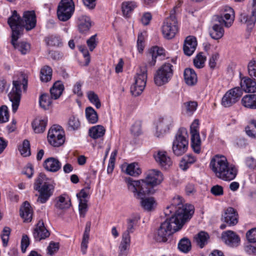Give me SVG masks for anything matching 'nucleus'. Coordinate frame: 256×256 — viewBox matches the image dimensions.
Instances as JSON below:
<instances>
[{"label":"nucleus","mask_w":256,"mask_h":256,"mask_svg":"<svg viewBox=\"0 0 256 256\" xmlns=\"http://www.w3.org/2000/svg\"><path fill=\"white\" fill-rule=\"evenodd\" d=\"M144 178L134 180L128 178L125 179L128 190L133 193L135 198H142L146 194H154L155 188L160 184L164 180L162 173L158 170L152 169L146 173Z\"/></svg>","instance_id":"nucleus-1"},{"label":"nucleus","mask_w":256,"mask_h":256,"mask_svg":"<svg viewBox=\"0 0 256 256\" xmlns=\"http://www.w3.org/2000/svg\"><path fill=\"white\" fill-rule=\"evenodd\" d=\"M210 168L217 178L225 181L234 180L237 174L236 167L230 164L223 156H214L210 160Z\"/></svg>","instance_id":"nucleus-2"},{"label":"nucleus","mask_w":256,"mask_h":256,"mask_svg":"<svg viewBox=\"0 0 256 256\" xmlns=\"http://www.w3.org/2000/svg\"><path fill=\"white\" fill-rule=\"evenodd\" d=\"M173 210H175L174 214L171 217L178 218V220L184 223L190 220L194 213V206L190 204H184L183 199L180 196L173 198L171 205L166 207L164 212L166 216H169Z\"/></svg>","instance_id":"nucleus-3"},{"label":"nucleus","mask_w":256,"mask_h":256,"mask_svg":"<svg viewBox=\"0 0 256 256\" xmlns=\"http://www.w3.org/2000/svg\"><path fill=\"white\" fill-rule=\"evenodd\" d=\"M234 19V12L233 9L228 8L226 9L224 12L220 16H216V20L219 24H214L210 32V34L212 38L218 40L222 37L224 34V30L222 24H224L226 28L231 26Z\"/></svg>","instance_id":"nucleus-4"},{"label":"nucleus","mask_w":256,"mask_h":256,"mask_svg":"<svg viewBox=\"0 0 256 256\" xmlns=\"http://www.w3.org/2000/svg\"><path fill=\"white\" fill-rule=\"evenodd\" d=\"M34 188L40 194L37 202L44 204L52 195L54 186L50 179L47 178L44 174L41 173L36 180Z\"/></svg>","instance_id":"nucleus-5"},{"label":"nucleus","mask_w":256,"mask_h":256,"mask_svg":"<svg viewBox=\"0 0 256 256\" xmlns=\"http://www.w3.org/2000/svg\"><path fill=\"white\" fill-rule=\"evenodd\" d=\"M184 222L178 220V218H167L162 222L155 235V239L158 242H166L168 238L174 232L180 230Z\"/></svg>","instance_id":"nucleus-6"},{"label":"nucleus","mask_w":256,"mask_h":256,"mask_svg":"<svg viewBox=\"0 0 256 256\" xmlns=\"http://www.w3.org/2000/svg\"><path fill=\"white\" fill-rule=\"evenodd\" d=\"M13 87L8 94V98L12 104V112H16L20 105L21 98V86L26 90L28 86V80L24 76H22L18 80H13Z\"/></svg>","instance_id":"nucleus-7"},{"label":"nucleus","mask_w":256,"mask_h":256,"mask_svg":"<svg viewBox=\"0 0 256 256\" xmlns=\"http://www.w3.org/2000/svg\"><path fill=\"white\" fill-rule=\"evenodd\" d=\"M188 134L184 128H180L176 132L172 144V152L176 156L184 154L188 148Z\"/></svg>","instance_id":"nucleus-8"},{"label":"nucleus","mask_w":256,"mask_h":256,"mask_svg":"<svg viewBox=\"0 0 256 256\" xmlns=\"http://www.w3.org/2000/svg\"><path fill=\"white\" fill-rule=\"evenodd\" d=\"M75 10L73 0H61L57 8V16L62 22H66L72 16Z\"/></svg>","instance_id":"nucleus-9"},{"label":"nucleus","mask_w":256,"mask_h":256,"mask_svg":"<svg viewBox=\"0 0 256 256\" xmlns=\"http://www.w3.org/2000/svg\"><path fill=\"white\" fill-rule=\"evenodd\" d=\"M178 31V22L174 10L170 12V16L164 21L162 26V32L166 38L172 39L175 36Z\"/></svg>","instance_id":"nucleus-10"},{"label":"nucleus","mask_w":256,"mask_h":256,"mask_svg":"<svg viewBox=\"0 0 256 256\" xmlns=\"http://www.w3.org/2000/svg\"><path fill=\"white\" fill-rule=\"evenodd\" d=\"M147 79V68L146 66H141L135 76V82L130 87V92L134 96H139L144 90Z\"/></svg>","instance_id":"nucleus-11"},{"label":"nucleus","mask_w":256,"mask_h":256,"mask_svg":"<svg viewBox=\"0 0 256 256\" xmlns=\"http://www.w3.org/2000/svg\"><path fill=\"white\" fill-rule=\"evenodd\" d=\"M173 66L170 63L163 64L156 71L154 77L155 84L158 86L168 82L173 76Z\"/></svg>","instance_id":"nucleus-12"},{"label":"nucleus","mask_w":256,"mask_h":256,"mask_svg":"<svg viewBox=\"0 0 256 256\" xmlns=\"http://www.w3.org/2000/svg\"><path fill=\"white\" fill-rule=\"evenodd\" d=\"M8 23L12 30V37L15 39L16 36L22 34L24 29L23 20L16 10L12 12V16L8 20Z\"/></svg>","instance_id":"nucleus-13"},{"label":"nucleus","mask_w":256,"mask_h":256,"mask_svg":"<svg viewBox=\"0 0 256 256\" xmlns=\"http://www.w3.org/2000/svg\"><path fill=\"white\" fill-rule=\"evenodd\" d=\"M48 139L49 143L52 146L58 147L64 142V132L62 127L54 125L48 132Z\"/></svg>","instance_id":"nucleus-14"},{"label":"nucleus","mask_w":256,"mask_h":256,"mask_svg":"<svg viewBox=\"0 0 256 256\" xmlns=\"http://www.w3.org/2000/svg\"><path fill=\"white\" fill-rule=\"evenodd\" d=\"M242 94V90L240 87L231 88L224 94L221 104L226 108L230 107L238 102Z\"/></svg>","instance_id":"nucleus-15"},{"label":"nucleus","mask_w":256,"mask_h":256,"mask_svg":"<svg viewBox=\"0 0 256 256\" xmlns=\"http://www.w3.org/2000/svg\"><path fill=\"white\" fill-rule=\"evenodd\" d=\"M172 123L173 119L172 116H166L160 118L157 123L156 136L158 138L163 136L169 131Z\"/></svg>","instance_id":"nucleus-16"},{"label":"nucleus","mask_w":256,"mask_h":256,"mask_svg":"<svg viewBox=\"0 0 256 256\" xmlns=\"http://www.w3.org/2000/svg\"><path fill=\"white\" fill-rule=\"evenodd\" d=\"M222 239L230 247H236L240 242V236L234 231L226 230L222 232Z\"/></svg>","instance_id":"nucleus-17"},{"label":"nucleus","mask_w":256,"mask_h":256,"mask_svg":"<svg viewBox=\"0 0 256 256\" xmlns=\"http://www.w3.org/2000/svg\"><path fill=\"white\" fill-rule=\"evenodd\" d=\"M250 14L243 13L240 17V20L248 26H253L256 22V0H252V7L249 10Z\"/></svg>","instance_id":"nucleus-18"},{"label":"nucleus","mask_w":256,"mask_h":256,"mask_svg":"<svg viewBox=\"0 0 256 256\" xmlns=\"http://www.w3.org/2000/svg\"><path fill=\"white\" fill-rule=\"evenodd\" d=\"M24 28L26 30H30L34 28L36 25V16L34 12L26 11L23 14L22 19Z\"/></svg>","instance_id":"nucleus-19"},{"label":"nucleus","mask_w":256,"mask_h":256,"mask_svg":"<svg viewBox=\"0 0 256 256\" xmlns=\"http://www.w3.org/2000/svg\"><path fill=\"white\" fill-rule=\"evenodd\" d=\"M34 236L36 240L40 241L48 238L50 233L46 228L42 220H40L37 224L33 232Z\"/></svg>","instance_id":"nucleus-20"},{"label":"nucleus","mask_w":256,"mask_h":256,"mask_svg":"<svg viewBox=\"0 0 256 256\" xmlns=\"http://www.w3.org/2000/svg\"><path fill=\"white\" fill-rule=\"evenodd\" d=\"M156 162L162 168L166 169L172 165V161L166 152L158 151L154 154Z\"/></svg>","instance_id":"nucleus-21"},{"label":"nucleus","mask_w":256,"mask_h":256,"mask_svg":"<svg viewBox=\"0 0 256 256\" xmlns=\"http://www.w3.org/2000/svg\"><path fill=\"white\" fill-rule=\"evenodd\" d=\"M222 220L229 226H234L238 222V214L232 208H228L222 216Z\"/></svg>","instance_id":"nucleus-22"},{"label":"nucleus","mask_w":256,"mask_h":256,"mask_svg":"<svg viewBox=\"0 0 256 256\" xmlns=\"http://www.w3.org/2000/svg\"><path fill=\"white\" fill-rule=\"evenodd\" d=\"M197 41L196 38L193 36H188L186 38L183 50L184 54L188 56H190L193 54L196 49Z\"/></svg>","instance_id":"nucleus-23"},{"label":"nucleus","mask_w":256,"mask_h":256,"mask_svg":"<svg viewBox=\"0 0 256 256\" xmlns=\"http://www.w3.org/2000/svg\"><path fill=\"white\" fill-rule=\"evenodd\" d=\"M242 88L246 92L254 93L256 92V80L255 78L244 77L241 81Z\"/></svg>","instance_id":"nucleus-24"},{"label":"nucleus","mask_w":256,"mask_h":256,"mask_svg":"<svg viewBox=\"0 0 256 256\" xmlns=\"http://www.w3.org/2000/svg\"><path fill=\"white\" fill-rule=\"evenodd\" d=\"M43 166L48 171L55 172L61 168V163L57 159L50 157L45 160Z\"/></svg>","instance_id":"nucleus-25"},{"label":"nucleus","mask_w":256,"mask_h":256,"mask_svg":"<svg viewBox=\"0 0 256 256\" xmlns=\"http://www.w3.org/2000/svg\"><path fill=\"white\" fill-rule=\"evenodd\" d=\"M21 36H16L15 39L14 37H12L11 43L14 46V48L17 49L20 51L22 54H26L28 53L30 49V44L26 42H17L18 40Z\"/></svg>","instance_id":"nucleus-26"},{"label":"nucleus","mask_w":256,"mask_h":256,"mask_svg":"<svg viewBox=\"0 0 256 256\" xmlns=\"http://www.w3.org/2000/svg\"><path fill=\"white\" fill-rule=\"evenodd\" d=\"M32 210L28 202L26 201L20 208V216L24 222H30L32 217Z\"/></svg>","instance_id":"nucleus-27"},{"label":"nucleus","mask_w":256,"mask_h":256,"mask_svg":"<svg viewBox=\"0 0 256 256\" xmlns=\"http://www.w3.org/2000/svg\"><path fill=\"white\" fill-rule=\"evenodd\" d=\"M136 198L138 199H140V206L146 210L150 212L153 210L156 206V202L152 197L144 198Z\"/></svg>","instance_id":"nucleus-28"},{"label":"nucleus","mask_w":256,"mask_h":256,"mask_svg":"<svg viewBox=\"0 0 256 256\" xmlns=\"http://www.w3.org/2000/svg\"><path fill=\"white\" fill-rule=\"evenodd\" d=\"M137 6V3L134 1H124L122 2L121 8L123 16L126 18H128L130 14Z\"/></svg>","instance_id":"nucleus-29"},{"label":"nucleus","mask_w":256,"mask_h":256,"mask_svg":"<svg viewBox=\"0 0 256 256\" xmlns=\"http://www.w3.org/2000/svg\"><path fill=\"white\" fill-rule=\"evenodd\" d=\"M242 105L245 108L256 109V94H249L244 96L241 100Z\"/></svg>","instance_id":"nucleus-30"},{"label":"nucleus","mask_w":256,"mask_h":256,"mask_svg":"<svg viewBox=\"0 0 256 256\" xmlns=\"http://www.w3.org/2000/svg\"><path fill=\"white\" fill-rule=\"evenodd\" d=\"M130 244V238L122 236L118 246V256H128Z\"/></svg>","instance_id":"nucleus-31"},{"label":"nucleus","mask_w":256,"mask_h":256,"mask_svg":"<svg viewBox=\"0 0 256 256\" xmlns=\"http://www.w3.org/2000/svg\"><path fill=\"white\" fill-rule=\"evenodd\" d=\"M184 78L188 86H194L197 82V75L194 70L192 68H186L184 71Z\"/></svg>","instance_id":"nucleus-32"},{"label":"nucleus","mask_w":256,"mask_h":256,"mask_svg":"<svg viewBox=\"0 0 256 256\" xmlns=\"http://www.w3.org/2000/svg\"><path fill=\"white\" fill-rule=\"evenodd\" d=\"M91 26L90 19L88 16H82L79 18L78 28L80 32L84 33L88 32Z\"/></svg>","instance_id":"nucleus-33"},{"label":"nucleus","mask_w":256,"mask_h":256,"mask_svg":"<svg viewBox=\"0 0 256 256\" xmlns=\"http://www.w3.org/2000/svg\"><path fill=\"white\" fill-rule=\"evenodd\" d=\"M48 120L46 118L40 119L36 118L32 123V126L36 133L40 134L43 132L46 129Z\"/></svg>","instance_id":"nucleus-34"},{"label":"nucleus","mask_w":256,"mask_h":256,"mask_svg":"<svg viewBox=\"0 0 256 256\" xmlns=\"http://www.w3.org/2000/svg\"><path fill=\"white\" fill-rule=\"evenodd\" d=\"M106 132L104 128L101 125H97L92 127L89 129L90 136L94 138L97 139L102 137Z\"/></svg>","instance_id":"nucleus-35"},{"label":"nucleus","mask_w":256,"mask_h":256,"mask_svg":"<svg viewBox=\"0 0 256 256\" xmlns=\"http://www.w3.org/2000/svg\"><path fill=\"white\" fill-rule=\"evenodd\" d=\"M71 206L70 198L64 195H62L58 198L55 204V207L59 210H66L68 208Z\"/></svg>","instance_id":"nucleus-36"},{"label":"nucleus","mask_w":256,"mask_h":256,"mask_svg":"<svg viewBox=\"0 0 256 256\" xmlns=\"http://www.w3.org/2000/svg\"><path fill=\"white\" fill-rule=\"evenodd\" d=\"M64 90V86L60 81L56 82L50 90L52 98L58 99L62 94Z\"/></svg>","instance_id":"nucleus-37"},{"label":"nucleus","mask_w":256,"mask_h":256,"mask_svg":"<svg viewBox=\"0 0 256 256\" xmlns=\"http://www.w3.org/2000/svg\"><path fill=\"white\" fill-rule=\"evenodd\" d=\"M191 145L194 150L198 154L200 151L201 140L199 132L190 133Z\"/></svg>","instance_id":"nucleus-38"},{"label":"nucleus","mask_w":256,"mask_h":256,"mask_svg":"<svg viewBox=\"0 0 256 256\" xmlns=\"http://www.w3.org/2000/svg\"><path fill=\"white\" fill-rule=\"evenodd\" d=\"M52 69L48 66H44L40 70V78L42 82H47L50 80L52 77Z\"/></svg>","instance_id":"nucleus-39"},{"label":"nucleus","mask_w":256,"mask_h":256,"mask_svg":"<svg viewBox=\"0 0 256 256\" xmlns=\"http://www.w3.org/2000/svg\"><path fill=\"white\" fill-rule=\"evenodd\" d=\"M164 50L162 48L158 46L152 47L150 51V56L152 58V62H150V64L151 66L154 65L157 56L164 54Z\"/></svg>","instance_id":"nucleus-40"},{"label":"nucleus","mask_w":256,"mask_h":256,"mask_svg":"<svg viewBox=\"0 0 256 256\" xmlns=\"http://www.w3.org/2000/svg\"><path fill=\"white\" fill-rule=\"evenodd\" d=\"M85 112L86 118L90 123L93 124L98 121V114L92 107L86 108Z\"/></svg>","instance_id":"nucleus-41"},{"label":"nucleus","mask_w":256,"mask_h":256,"mask_svg":"<svg viewBox=\"0 0 256 256\" xmlns=\"http://www.w3.org/2000/svg\"><path fill=\"white\" fill-rule=\"evenodd\" d=\"M125 172L128 174L133 176H137L142 173L138 164L135 162L128 165Z\"/></svg>","instance_id":"nucleus-42"},{"label":"nucleus","mask_w":256,"mask_h":256,"mask_svg":"<svg viewBox=\"0 0 256 256\" xmlns=\"http://www.w3.org/2000/svg\"><path fill=\"white\" fill-rule=\"evenodd\" d=\"M18 150L24 157L28 156L30 155V142L28 140H24L22 145L18 146Z\"/></svg>","instance_id":"nucleus-43"},{"label":"nucleus","mask_w":256,"mask_h":256,"mask_svg":"<svg viewBox=\"0 0 256 256\" xmlns=\"http://www.w3.org/2000/svg\"><path fill=\"white\" fill-rule=\"evenodd\" d=\"M208 238L209 236L208 233L202 231L197 234L195 238L198 245L199 246L200 248H202L207 243Z\"/></svg>","instance_id":"nucleus-44"},{"label":"nucleus","mask_w":256,"mask_h":256,"mask_svg":"<svg viewBox=\"0 0 256 256\" xmlns=\"http://www.w3.org/2000/svg\"><path fill=\"white\" fill-rule=\"evenodd\" d=\"M52 96L48 94H42L40 98V105L44 110H47L52 103Z\"/></svg>","instance_id":"nucleus-45"},{"label":"nucleus","mask_w":256,"mask_h":256,"mask_svg":"<svg viewBox=\"0 0 256 256\" xmlns=\"http://www.w3.org/2000/svg\"><path fill=\"white\" fill-rule=\"evenodd\" d=\"M178 248L181 252H188L191 249V242L187 238H182L178 243Z\"/></svg>","instance_id":"nucleus-46"},{"label":"nucleus","mask_w":256,"mask_h":256,"mask_svg":"<svg viewBox=\"0 0 256 256\" xmlns=\"http://www.w3.org/2000/svg\"><path fill=\"white\" fill-rule=\"evenodd\" d=\"M184 106L186 109V114L191 116L196 110L198 103L196 101H189L184 103Z\"/></svg>","instance_id":"nucleus-47"},{"label":"nucleus","mask_w":256,"mask_h":256,"mask_svg":"<svg viewBox=\"0 0 256 256\" xmlns=\"http://www.w3.org/2000/svg\"><path fill=\"white\" fill-rule=\"evenodd\" d=\"M88 100L94 104L97 108L101 106V103L97 94L92 91L88 92L87 93Z\"/></svg>","instance_id":"nucleus-48"},{"label":"nucleus","mask_w":256,"mask_h":256,"mask_svg":"<svg viewBox=\"0 0 256 256\" xmlns=\"http://www.w3.org/2000/svg\"><path fill=\"white\" fill-rule=\"evenodd\" d=\"M206 60V57L200 52L194 59V64L196 68H200L204 66Z\"/></svg>","instance_id":"nucleus-49"},{"label":"nucleus","mask_w":256,"mask_h":256,"mask_svg":"<svg viewBox=\"0 0 256 256\" xmlns=\"http://www.w3.org/2000/svg\"><path fill=\"white\" fill-rule=\"evenodd\" d=\"M59 243L51 242L46 248L48 256H54L58 250Z\"/></svg>","instance_id":"nucleus-50"},{"label":"nucleus","mask_w":256,"mask_h":256,"mask_svg":"<svg viewBox=\"0 0 256 256\" xmlns=\"http://www.w3.org/2000/svg\"><path fill=\"white\" fill-rule=\"evenodd\" d=\"M88 200H80L79 202L78 211L80 217L84 218L88 210Z\"/></svg>","instance_id":"nucleus-51"},{"label":"nucleus","mask_w":256,"mask_h":256,"mask_svg":"<svg viewBox=\"0 0 256 256\" xmlns=\"http://www.w3.org/2000/svg\"><path fill=\"white\" fill-rule=\"evenodd\" d=\"M9 118L8 107L2 106L0 108V122L4 123L8 121Z\"/></svg>","instance_id":"nucleus-52"},{"label":"nucleus","mask_w":256,"mask_h":256,"mask_svg":"<svg viewBox=\"0 0 256 256\" xmlns=\"http://www.w3.org/2000/svg\"><path fill=\"white\" fill-rule=\"evenodd\" d=\"M10 234V228L6 226L4 228L1 238L4 246H6L9 240V236Z\"/></svg>","instance_id":"nucleus-53"},{"label":"nucleus","mask_w":256,"mask_h":256,"mask_svg":"<svg viewBox=\"0 0 256 256\" xmlns=\"http://www.w3.org/2000/svg\"><path fill=\"white\" fill-rule=\"evenodd\" d=\"M248 70L249 76L252 78H256V61L252 60L248 64Z\"/></svg>","instance_id":"nucleus-54"},{"label":"nucleus","mask_w":256,"mask_h":256,"mask_svg":"<svg viewBox=\"0 0 256 256\" xmlns=\"http://www.w3.org/2000/svg\"><path fill=\"white\" fill-rule=\"evenodd\" d=\"M68 126L70 130H78L80 126V122L78 118L71 116L68 120Z\"/></svg>","instance_id":"nucleus-55"},{"label":"nucleus","mask_w":256,"mask_h":256,"mask_svg":"<svg viewBox=\"0 0 256 256\" xmlns=\"http://www.w3.org/2000/svg\"><path fill=\"white\" fill-rule=\"evenodd\" d=\"M141 122L138 120L134 122L131 128V132L134 136H139L142 132Z\"/></svg>","instance_id":"nucleus-56"},{"label":"nucleus","mask_w":256,"mask_h":256,"mask_svg":"<svg viewBox=\"0 0 256 256\" xmlns=\"http://www.w3.org/2000/svg\"><path fill=\"white\" fill-rule=\"evenodd\" d=\"M96 34L92 36L86 41L87 45L89 48L91 52L93 51L97 46L98 42L96 40Z\"/></svg>","instance_id":"nucleus-57"},{"label":"nucleus","mask_w":256,"mask_h":256,"mask_svg":"<svg viewBox=\"0 0 256 256\" xmlns=\"http://www.w3.org/2000/svg\"><path fill=\"white\" fill-rule=\"evenodd\" d=\"M47 43L50 46H58L61 44V42L58 36H51L48 38Z\"/></svg>","instance_id":"nucleus-58"},{"label":"nucleus","mask_w":256,"mask_h":256,"mask_svg":"<svg viewBox=\"0 0 256 256\" xmlns=\"http://www.w3.org/2000/svg\"><path fill=\"white\" fill-rule=\"evenodd\" d=\"M246 238L250 242H256V228L249 230L246 234Z\"/></svg>","instance_id":"nucleus-59"},{"label":"nucleus","mask_w":256,"mask_h":256,"mask_svg":"<svg viewBox=\"0 0 256 256\" xmlns=\"http://www.w3.org/2000/svg\"><path fill=\"white\" fill-rule=\"evenodd\" d=\"M219 58L218 54H212L209 59L208 66L212 70L214 69L216 66V62Z\"/></svg>","instance_id":"nucleus-60"},{"label":"nucleus","mask_w":256,"mask_h":256,"mask_svg":"<svg viewBox=\"0 0 256 256\" xmlns=\"http://www.w3.org/2000/svg\"><path fill=\"white\" fill-rule=\"evenodd\" d=\"M80 50L82 52L84 57L85 58V65L88 66L90 62V58L89 52L86 48L80 46L79 47Z\"/></svg>","instance_id":"nucleus-61"},{"label":"nucleus","mask_w":256,"mask_h":256,"mask_svg":"<svg viewBox=\"0 0 256 256\" xmlns=\"http://www.w3.org/2000/svg\"><path fill=\"white\" fill-rule=\"evenodd\" d=\"M211 192L216 196H220L223 194V188L219 185L213 186L210 190Z\"/></svg>","instance_id":"nucleus-62"},{"label":"nucleus","mask_w":256,"mask_h":256,"mask_svg":"<svg viewBox=\"0 0 256 256\" xmlns=\"http://www.w3.org/2000/svg\"><path fill=\"white\" fill-rule=\"evenodd\" d=\"M82 82H78L74 85L73 92L74 94H77L78 96H82L83 94L82 91Z\"/></svg>","instance_id":"nucleus-63"},{"label":"nucleus","mask_w":256,"mask_h":256,"mask_svg":"<svg viewBox=\"0 0 256 256\" xmlns=\"http://www.w3.org/2000/svg\"><path fill=\"white\" fill-rule=\"evenodd\" d=\"M246 166L250 169L254 170L256 168V160L252 157H248L246 158Z\"/></svg>","instance_id":"nucleus-64"}]
</instances>
